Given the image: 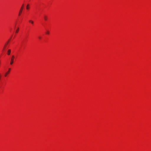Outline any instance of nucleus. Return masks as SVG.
<instances>
[{"label":"nucleus","mask_w":151,"mask_h":151,"mask_svg":"<svg viewBox=\"0 0 151 151\" xmlns=\"http://www.w3.org/2000/svg\"><path fill=\"white\" fill-rule=\"evenodd\" d=\"M19 27H18V28L16 30L15 32V33H18V32H19Z\"/></svg>","instance_id":"10"},{"label":"nucleus","mask_w":151,"mask_h":151,"mask_svg":"<svg viewBox=\"0 0 151 151\" xmlns=\"http://www.w3.org/2000/svg\"><path fill=\"white\" fill-rule=\"evenodd\" d=\"M14 58H15V57H14V55H12V58H11V61H10V65H12L13 63Z\"/></svg>","instance_id":"4"},{"label":"nucleus","mask_w":151,"mask_h":151,"mask_svg":"<svg viewBox=\"0 0 151 151\" xmlns=\"http://www.w3.org/2000/svg\"><path fill=\"white\" fill-rule=\"evenodd\" d=\"M50 32L49 31H47L45 32V34L46 35H49L50 34Z\"/></svg>","instance_id":"9"},{"label":"nucleus","mask_w":151,"mask_h":151,"mask_svg":"<svg viewBox=\"0 0 151 151\" xmlns=\"http://www.w3.org/2000/svg\"><path fill=\"white\" fill-rule=\"evenodd\" d=\"M26 9L27 10H29V4H27L26 6Z\"/></svg>","instance_id":"8"},{"label":"nucleus","mask_w":151,"mask_h":151,"mask_svg":"<svg viewBox=\"0 0 151 151\" xmlns=\"http://www.w3.org/2000/svg\"><path fill=\"white\" fill-rule=\"evenodd\" d=\"M38 38L39 40H41L42 39V37L41 36H40L38 37Z\"/></svg>","instance_id":"11"},{"label":"nucleus","mask_w":151,"mask_h":151,"mask_svg":"<svg viewBox=\"0 0 151 151\" xmlns=\"http://www.w3.org/2000/svg\"><path fill=\"white\" fill-rule=\"evenodd\" d=\"M9 42V41L7 42L4 45L3 47V50H5L7 49L8 47V43Z\"/></svg>","instance_id":"2"},{"label":"nucleus","mask_w":151,"mask_h":151,"mask_svg":"<svg viewBox=\"0 0 151 151\" xmlns=\"http://www.w3.org/2000/svg\"><path fill=\"white\" fill-rule=\"evenodd\" d=\"M29 23H31L32 25H34V22L33 21L30 20H29Z\"/></svg>","instance_id":"6"},{"label":"nucleus","mask_w":151,"mask_h":151,"mask_svg":"<svg viewBox=\"0 0 151 151\" xmlns=\"http://www.w3.org/2000/svg\"><path fill=\"white\" fill-rule=\"evenodd\" d=\"M11 69V68H9L8 69V70L4 74V77H7L8 76V75L9 74L10 72Z\"/></svg>","instance_id":"3"},{"label":"nucleus","mask_w":151,"mask_h":151,"mask_svg":"<svg viewBox=\"0 0 151 151\" xmlns=\"http://www.w3.org/2000/svg\"><path fill=\"white\" fill-rule=\"evenodd\" d=\"M44 19L46 21H47L48 19L46 15L44 16Z\"/></svg>","instance_id":"5"},{"label":"nucleus","mask_w":151,"mask_h":151,"mask_svg":"<svg viewBox=\"0 0 151 151\" xmlns=\"http://www.w3.org/2000/svg\"><path fill=\"white\" fill-rule=\"evenodd\" d=\"M11 50L10 49H9L8 50V51H7V55H10V53H11Z\"/></svg>","instance_id":"7"},{"label":"nucleus","mask_w":151,"mask_h":151,"mask_svg":"<svg viewBox=\"0 0 151 151\" xmlns=\"http://www.w3.org/2000/svg\"><path fill=\"white\" fill-rule=\"evenodd\" d=\"M24 4H22L21 7L19 11V14H18V16H19L21 15L22 12L23 10V9L24 8Z\"/></svg>","instance_id":"1"}]
</instances>
